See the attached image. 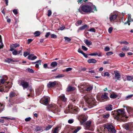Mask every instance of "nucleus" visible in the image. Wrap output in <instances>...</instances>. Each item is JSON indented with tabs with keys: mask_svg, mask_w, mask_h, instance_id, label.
<instances>
[{
	"mask_svg": "<svg viewBox=\"0 0 133 133\" xmlns=\"http://www.w3.org/2000/svg\"><path fill=\"white\" fill-rule=\"evenodd\" d=\"M74 121V120L73 119H70L68 120V123L70 124L72 123Z\"/></svg>",
	"mask_w": 133,
	"mask_h": 133,
	"instance_id": "obj_50",
	"label": "nucleus"
},
{
	"mask_svg": "<svg viewBox=\"0 0 133 133\" xmlns=\"http://www.w3.org/2000/svg\"><path fill=\"white\" fill-rule=\"evenodd\" d=\"M110 49V48L108 46L106 47L104 49L105 51H107L109 50Z\"/></svg>",
	"mask_w": 133,
	"mask_h": 133,
	"instance_id": "obj_54",
	"label": "nucleus"
},
{
	"mask_svg": "<svg viewBox=\"0 0 133 133\" xmlns=\"http://www.w3.org/2000/svg\"><path fill=\"white\" fill-rule=\"evenodd\" d=\"M131 14H128V22H133V19H132L131 17Z\"/></svg>",
	"mask_w": 133,
	"mask_h": 133,
	"instance_id": "obj_24",
	"label": "nucleus"
},
{
	"mask_svg": "<svg viewBox=\"0 0 133 133\" xmlns=\"http://www.w3.org/2000/svg\"><path fill=\"white\" fill-rule=\"evenodd\" d=\"M41 61L39 60L38 61H36L35 62L33 63L36 64L35 66V67L37 68H39V65L41 64Z\"/></svg>",
	"mask_w": 133,
	"mask_h": 133,
	"instance_id": "obj_15",
	"label": "nucleus"
},
{
	"mask_svg": "<svg viewBox=\"0 0 133 133\" xmlns=\"http://www.w3.org/2000/svg\"><path fill=\"white\" fill-rule=\"evenodd\" d=\"M58 128V127H56L54 129V130L53 132V133H58L59 131Z\"/></svg>",
	"mask_w": 133,
	"mask_h": 133,
	"instance_id": "obj_34",
	"label": "nucleus"
},
{
	"mask_svg": "<svg viewBox=\"0 0 133 133\" xmlns=\"http://www.w3.org/2000/svg\"><path fill=\"white\" fill-rule=\"evenodd\" d=\"M16 95V94L14 92H11L9 94V97L10 98H12L14 97Z\"/></svg>",
	"mask_w": 133,
	"mask_h": 133,
	"instance_id": "obj_29",
	"label": "nucleus"
},
{
	"mask_svg": "<svg viewBox=\"0 0 133 133\" xmlns=\"http://www.w3.org/2000/svg\"><path fill=\"white\" fill-rule=\"evenodd\" d=\"M110 116V114H107L103 115V117L104 118H108Z\"/></svg>",
	"mask_w": 133,
	"mask_h": 133,
	"instance_id": "obj_35",
	"label": "nucleus"
},
{
	"mask_svg": "<svg viewBox=\"0 0 133 133\" xmlns=\"http://www.w3.org/2000/svg\"><path fill=\"white\" fill-rule=\"evenodd\" d=\"M119 56L121 57H124L125 56V54L123 53H120L119 54Z\"/></svg>",
	"mask_w": 133,
	"mask_h": 133,
	"instance_id": "obj_49",
	"label": "nucleus"
},
{
	"mask_svg": "<svg viewBox=\"0 0 133 133\" xmlns=\"http://www.w3.org/2000/svg\"><path fill=\"white\" fill-rule=\"evenodd\" d=\"M90 5H83L78 9L79 12L81 13H82V11L85 12L90 13L94 12L95 11H97L96 7L90 3Z\"/></svg>",
	"mask_w": 133,
	"mask_h": 133,
	"instance_id": "obj_1",
	"label": "nucleus"
},
{
	"mask_svg": "<svg viewBox=\"0 0 133 133\" xmlns=\"http://www.w3.org/2000/svg\"><path fill=\"white\" fill-rule=\"evenodd\" d=\"M108 94L106 93H105L104 94L102 95L101 96V98L102 99H107L108 98Z\"/></svg>",
	"mask_w": 133,
	"mask_h": 133,
	"instance_id": "obj_27",
	"label": "nucleus"
},
{
	"mask_svg": "<svg viewBox=\"0 0 133 133\" xmlns=\"http://www.w3.org/2000/svg\"><path fill=\"white\" fill-rule=\"evenodd\" d=\"M79 110V109L76 107L74 106L71 105H69L68 108L66 111H65V113L67 114L68 113L71 112L74 114H76Z\"/></svg>",
	"mask_w": 133,
	"mask_h": 133,
	"instance_id": "obj_4",
	"label": "nucleus"
},
{
	"mask_svg": "<svg viewBox=\"0 0 133 133\" xmlns=\"http://www.w3.org/2000/svg\"><path fill=\"white\" fill-rule=\"evenodd\" d=\"M48 16H50L51 14V11L50 10H49L48 11Z\"/></svg>",
	"mask_w": 133,
	"mask_h": 133,
	"instance_id": "obj_61",
	"label": "nucleus"
},
{
	"mask_svg": "<svg viewBox=\"0 0 133 133\" xmlns=\"http://www.w3.org/2000/svg\"><path fill=\"white\" fill-rule=\"evenodd\" d=\"M82 49L84 51H86L88 50V48L85 46L82 45Z\"/></svg>",
	"mask_w": 133,
	"mask_h": 133,
	"instance_id": "obj_43",
	"label": "nucleus"
},
{
	"mask_svg": "<svg viewBox=\"0 0 133 133\" xmlns=\"http://www.w3.org/2000/svg\"><path fill=\"white\" fill-rule=\"evenodd\" d=\"M47 108L49 110L51 111L55 114H58L60 111L58 107L54 104H49Z\"/></svg>",
	"mask_w": 133,
	"mask_h": 133,
	"instance_id": "obj_5",
	"label": "nucleus"
},
{
	"mask_svg": "<svg viewBox=\"0 0 133 133\" xmlns=\"http://www.w3.org/2000/svg\"><path fill=\"white\" fill-rule=\"evenodd\" d=\"M4 107L2 104L0 103V112L3 111Z\"/></svg>",
	"mask_w": 133,
	"mask_h": 133,
	"instance_id": "obj_32",
	"label": "nucleus"
},
{
	"mask_svg": "<svg viewBox=\"0 0 133 133\" xmlns=\"http://www.w3.org/2000/svg\"><path fill=\"white\" fill-rule=\"evenodd\" d=\"M117 15L116 14H111L110 16L109 19L110 22L115 20L116 18Z\"/></svg>",
	"mask_w": 133,
	"mask_h": 133,
	"instance_id": "obj_12",
	"label": "nucleus"
},
{
	"mask_svg": "<svg viewBox=\"0 0 133 133\" xmlns=\"http://www.w3.org/2000/svg\"><path fill=\"white\" fill-rule=\"evenodd\" d=\"M29 53L28 52H25L24 53L23 55L25 57H26L28 55H29Z\"/></svg>",
	"mask_w": 133,
	"mask_h": 133,
	"instance_id": "obj_56",
	"label": "nucleus"
},
{
	"mask_svg": "<svg viewBox=\"0 0 133 133\" xmlns=\"http://www.w3.org/2000/svg\"><path fill=\"white\" fill-rule=\"evenodd\" d=\"M35 130L36 131L38 132L40 131L41 132L43 130L42 127L38 126H36Z\"/></svg>",
	"mask_w": 133,
	"mask_h": 133,
	"instance_id": "obj_21",
	"label": "nucleus"
},
{
	"mask_svg": "<svg viewBox=\"0 0 133 133\" xmlns=\"http://www.w3.org/2000/svg\"><path fill=\"white\" fill-rule=\"evenodd\" d=\"M113 28L112 27H111L109 28L108 29V32L109 33H111L112 32Z\"/></svg>",
	"mask_w": 133,
	"mask_h": 133,
	"instance_id": "obj_44",
	"label": "nucleus"
},
{
	"mask_svg": "<svg viewBox=\"0 0 133 133\" xmlns=\"http://www.w3.org/2000/svg\"><path fill=\"white\" fill-rule=\"evenodd\" d=\"M93 88V85H89L87 87V88H86L85 89H84L85 90L87 91H90L91 90H92Z\"/></svg>",
	"mask_w": 133,
	"mask_h": 133,
	"instance_id": "obj_22",
	"label": "nucleus"
},
{
	"mask_svg": "<svg viewBox=\"0 0 133 133\" xmlns=\"http://www.w3.org/2000/svg\"><path fill=\"white\" fill-rule=\"evenodd\" d=\"M75 88L71 86H69L67 88V91L68 92L72 91L74 90Z\"/></svg>",
	"mask_w": 133,
	"mask_h": 133,
	"instance_id": "obj_23",
	"label": "nucleus"
},
{
	"mask_svg": "<svg viewBox=\"0 0 133 133\" xmlns=\"http://www.w3.org/2000/svg\"><path fill=\"white\" fill-rule=\"evenodd\" d=\"M87 62L90 63H95L97 62V61L94 59L92 58L88 59Z\"/></svg>",
	"mask_w": 133,
	"mask_h": 133,
	"instance_id": "obj_16",
	"label": "nucleus"
},
{
	"mask_svg": "<svg viewBox=\"0 0 133 133\" xmlns=\"http://www.w3.org/2000/svg\"><path fill=\"white\" fill-rule=\"evenodd\" d=\"M81 129V127H75V130L74 131L73 133H76Z\"/></svg>",
	"mask_w": 133,
	"mask_h": 133,
	"instance_id": "obj_25",
	"label": "nucleus"
},
{
	"mask_svg": "<svg viewBox=\"0 0 133 133\" xmlns=\"http://www.w3.org/2000/svg\"><path fill=\"white\" fill-rule=\"evenodd\" d=\"M37 58V57L36 56H34V55L30 59V60H34L36 59Z\"/></svg>",
	"mask_w": 133,
	"mask_h": 133,
	"instance_id": "obj_62",
	"label": "nucleus"
},
{
	"mask_svg": "<svg viewBox=\"0 0 133 133\" xmlns=\"http://www.w3.org/2000/svg\"><path fill=\"white\" fill-rule=\"evenodd\" d=\"M18 84L23 87L24 89L27 88L29 86V83L24 80H21Z\"/></svg>",
	"mask_w": 133,
	"mask_h": 133,
	"instance_id": "obj_7",
	"label": "nucleus"
},
{
	"mask_svg": "<svg viewBox=\"0 0 133 133\" xmlns=\"http://www.w3.org/2000/svg\"><path fill=\"white\" fill-rule=\"evenodd\" d=\"M91 123L90 121H88L86 122L85 126L87 129H89V128L90 127L91 125Z\"/></svg>",
	"mask_w": 133,
	"mask_h": 133,
	"instance_id": "obj_20",
	"label": "nucleus"
},
{
	"mask_svg": "<svg viewBox=\"0 0 133 133\" xmlns=\"http://www.w3.org/2000/svg\"><path fill=\"white\" fill-rule=\"evenodd\" d=\"M2 45V43L1 39V36L0 35V48H1Z\"/></svg>",
	"mask_w": 133,
	"mask_h": 133,
	"instance_id": "obj_57",
	"label": "nucleus"
},
{
	"mask_svg": "<svg viewBox=\"0 0 133 133\" xmlns=\"http://www.w3.org/2000/svg\"><path fill=\"white\" fill-rule=\"evenodd\" d=\"M112 106L111 105L109 104L107 105L105 107L106 110L107 111H111L112 110Z\"/></svg>",
	"mask_w": 133,
	"mask_h": 133,
	"instance_id": "obj_19",
	"label": "nucleus"
},
{
	"mask_svg": "<svg viewBox=\"0 0 133 133\" xmlns=\"http://www.w3.org/2000/svg\"><path fill=\"white\" fill-rule=\"evenodd\" d=\"M34 34L35 36H38L40 35V32L39 31H36L35 32Z\"/></svg>",
	"mask_w": 133,
	"mask_h": 133,
	"instance_id": "obj_36",
	"label": "nucleus"
},
{
	"mask_svg": "<svg viewBox=\"0 0 133 133\" xmlns=\"http://www.w3.org/2000/svg\"><path fill=\"white\" fill-rule=\"evenodd\" d=\"M113 54V53L112 52H108L106 53V54L108 56H110Z\"/></svg>",
	"mask_w": 133,
	"mask_h": 133,
	"instance_id": "obj_51",
	"label": "nucleus"
},
{
	"mask_svg": "<svg viewBox=\"0 0 133 133\" xmlns=\"http://www.w3.org/2000/svg\"><path fill=\"white\" fill-rule=\"evenodd\" d=\"M105 127L108 130V131L111 133H116V131L114 127L110 124L105 125Z\"/></svg>",
	"mask_w": 133,
	"mask_h": 133,
	"instance_id": "obj_6",
	"label": "nucleus"
},
{
	"mask_svg": "<svg viewBox=\"0 0 133 133\" xmlns=\"http://www.w3.org/2000/svg\"><path fill=\"white\" fill-rule=\"evenodd\" d=\"M132 79V77L131 76H128L127 77V80L128 81H130Z\"/></svg>",
	"mask_w": 133,
	"mask_h": 133,
	"instance_id": "obj_53",
	"label": "nucleus"
},
{
	"mask_svg": "<svg viewBox=\"0 0 133 133\" xmlns=\"http://www.w3.org/2000/svg\"><path fill=\"white\" fill-rule=\"evenodd\" d=\"M89 31L91 32H96V30L94 28H92L90 29Z\"/></svg>",
	"mask_w": 133,
	"mask_h": 133,
	"instance_id": "obj_42",
	"label": "nucleus"
},
{
	"mask_svg": "<svg viewBox=\"0 0 133 133\" xmlns=\"http://www.w3.org/2000/svg\"><path fill=\"white\" fill-rule=\"evenodd\" d=\"M119 43L121 44H128L129 43L127 41H126L123 42H119Z\"/></svg>",
	"mask_w": 133,
	"mask_h": 133,
	"instance_id": "obj_40",
	"label": "nucleus"
},
{
	"mask_svg": "<svg viewBox=\"0 0 133 133\" xmlns=\"http://www.w3.org/2000/svg\"><path fill=\"white\" fill-rule=\"evenodd\" d=\"M104 76H107L108 77H109L110 76L108 72H104Z\"/></svg>",
	"mask_w": 133,
	"mask_h": 133,
	"instance_id": "obj_47",
	"label": "nucleus"
},
{
	"mask_svg": "<svg viewBox=\"0 0 133 133\" xmlns=\"http://www.w3.org/2000/svg\"><path fill=\"white\" fill-rule=\"evenodd\" d=\"M51 38H55L57 37L56 35L54 34H52L51 35Z\"/></svg>",
	"mask_w": 133,
	"mask_h": 133,
	"instance_id": "obj_48",
	"label": "nucleus"
},
{
	"mask_svg": "<svg viewBox=\"0 0 133 133\" xmlns=\"http://www.w3.org/2000/svg\"><path fill=\"white\" fill-rule=\"evenodd\" d=\"M114 73L115 74V78H116L117 80H119L121 77L118 71L117 70L115 71Z\"/></svg>",
	"mask_w": 133,
	"mask_h": 133,
	"instance_id": "obj_13",
	"label": "nucleus"
},
{
	"mask_svg": "<svg viewBox=\"0 0 133 133\" xmlns=\"http://www.w3.org/2000/svg\"><path fill=\"white\" fill-rule=\"evenodd\" d=\"M85 100L88 104V107L89 108H92L94 106L96 105V103L95 99L92 97L89 98L85 96L84 97Z\"/></svg>",
	"mask_w": 133,
	"mask_h": 133,
	"instance_id": "obj_3",
	"label": "nucleus"
},
{
	"mask_svg": "<svg viewBox=\"0 0 133 133\" xmlns=\"http://www.w3.org/2000/svg\"><path fill=\"white\" fill-rule=\"evenodd\" d=\"M57 63L56 62H52L51 64V66L53 67H55L57 65Z\"/></svg>",
	"mask_w": 133,
	"mask_h": 133,
	"instance_id": "obj_30",
	"label": "nucleus"
},
{
	"mask_svg": "<svg viewBox=\"0 0 133 133\" xmlns=\"http://www.w3.org/2000/svg\"><path fill=\"white\" fill-rule=\"evenodd\" d=\"M117 116L116 119L117 120L124 121H125V118H127L123 109H119L117 111Z\"/></svg>",
	"mask_w": 133,
	"mask_h": 133,
	"instance_id": "obj_2",
	"label": "nucleus"
},
{
	"mask_svg": "<svg viewBox=\"0 0 133 133\" xmlns=\"http://www.w3.org/2000/svg\"><path fill=\"white\" fill-rule=\"evenodd\" d=\"M87 27V25H85L79 28V29L81 30H82L84 29Z\"/></svg>",
	"mask_w": 133,
	"mask_h": 133,
	"instance_id": "obj_33",
	"label": "nucleus"
},
{
	"mask_svg": "<svg viewBox=\"0 0 133 133\" xmlns=\"http://www.w3.org/2000/svg\"><path fill=\"white\" fill-rule=\"evenodd\" d=\"M28 71L31 73H33L34 72V71L32 69H31L30 68H28Z\"/></svg>",
	"mask_w": 133,
	"mask_h": 133,
	"instance_id": "obj_64",
	"label": "nucleus"
},
{
	"mask_svg": "<svg viewBox=\"0 0 133 133\" xmlns=\"http://www.w3.org/2000/svg\"><path fill=\"white\" fill-rule=\"evenodd\" d=\"M12 51L13 55H16L18 54L17 51L16 50L14 49V50Z\"/></svg>",
	"mask_w": 133,
	"mask_h": 133,
	"instance_id": "obj_39",
	"label": "nucleus"
},
{
	"mask_svg": "<svg viewBox=\"0 0 133 133\" xmlns=\"http://www.w3.org/2000/svg\"><path fill=\"white\" fill-rule=\"evenodd\" d=\"M33 41V39H29L28 40L27 43L28 44H29L31 42H32Z\"/></svg>",
	"mask_w": 133,
	"mask_h": 133,
	"instance_id": "obj_63",
	"label": "nucleus"
},
{
	"mask_svg": "<svg viewBox=\"0 0 133 133\" xmlns=\"http://www.w3.org/2000/svg\"><path fill=\"white\" fill-rule=\"evenodd\" d=\"M89 55L90 56H97L98 55V54L97 52H96L94 53H91L89 54Z\"/></svg>",
	"mask_w": 133,
	"mask_h": 133,
	"instance_id": "obj_52",
	"label": "nucleus"
},
{
	"mask_svg": "<svg viewBox=\"0 0 133 133\" xmlns=\"http://www.w3.org/2000/svg\"><path fill=\"white\" fill-rule=\"evenodd\" d=\"M52 125H48L46 127L45 129V130H48L51 128L52 127Z\"/></svg>",
	"mask_w": 133,
	"mask_h": 133,
	"instance_id": "obj_41",
	"label": "nucleus"
},
{
	"mask_svg": "<svg viewBox=\"0 0 133 133\" xmlns=\"http://www.w3.org/2000/svg\"><path fill=\"white\" fill-rule=\"evenodd\" d=\"M84 42L86 45L88 46H90L92 44V42L91 41H89L88 39H85L84 40Z\"/></svg>",
	"mask_w": 133,
	"mask_h": 133,
	"instance_id": "obj_18",
	"label": "nucleus"
},
{
	"mask_svg": "<svg viewBox=\"0 0 133 133\" xmlns=\"http://www.w3.org/2000/svg\"><path fill=\"white\" fill-rule=\"evenodd\" d=\"M129 50V47H127L126 46H124L122 49V51H128Z\"/></svg>",
	"mask_w": 133,
	"mask_h": 133,
	"instance_id": "obj_31",
	"label": "nucleus"
},
{
	"mask_svg": "<svg viewBox=\"0 0 133 133\" xmlns=\"http://www.w3.org/2000/svg\"><path fill=\"white\" fill-rule=\"evenodd\" d=\"M133 127V123H129L125 124L124 128L126 130H131Z\"/></svg>",
	"mask_w": 133,
	"mask_h": 133,
	"instance_id": "obj_8",
	"label": "nucleus"
},
{
	"mask_svg": "<svg viewBox=\"0 0 133 133\" xmlns=\"http://www.w3.org/2000/svg\"><path fill=\"white\" fill-rule=\"evenodd\" d=\"M117 97V96L116 95L114 94H112L110 96V97L113 98H116Z\"/></svg>",
	"mask_w": 133,
	"mask_h": 133,
	"instance_id": "obj_38",
	"label": "nucleus"
},
{
	"mask_svg": "<svg viewBox=\"0 0 133 133\" xmlns=\"http://www.w3.org/2000/svg\"><path fill=\"white\" fill-rule=\"evenodd\" d=\"M59 99L62 101L65 102L66 100V98L65 97L64 95L60 96H59L58 98V100Z\"/></svg>",
	"mask_w": 133,
	"mask_h": 133,
	"instance_id": "obj_17",
	"label": "nucleus"
},
{
	"mask_svg": "<svg viewBox=\"0 0 133 133\" xmlns=\"http://www.w3.org/2000/svg\"><path fill=\"white\" fill-rule=\"evenodd\" d=\"M84 117V115H82L80 117V118L82 119V121H81V120H79V121L81 124H82L86 120L85 119H84L83 118Z\"/></svg>",
	"mask_w": 133,
	"mask_h": 133,
	"instance_id": "obj_28",
	"label": "nucleus"
},
{
	"mask_svg": "<svg viewBox=\"0 0 133 133\" xmlns=\"http://www.w3.org/2000/svg\"><path fill=\"white\" fill-rule=\"evenodd\" d=\"M64 75L62 74H59L58 75L55 76V77L56 78H60L64 77Z\"/></svg>",
	"mask_w": 133,
	"mask_h": 133,
	"instance_id": "obj_26",
	"label": "nucleus"
},
{
	"mask_svg": "<svg viewBox=\"0 0 133 133\" xmlns=\"http://www.w3.org/2000/svg\"><path fill=\"white\" fill-rule=\"evenodd\" d=\"M19 45L18 43H15L12 44L10 46V51H12L14 50V49L16 48L17 47H19Z\"/></svg>",
	"mask_w": 133,
	"mask_h": 133,
	"instance_id": "obj_11",
	"label": "nucleus"
},
{
	"mask_svg": "<svg viewBox=\"0 0 133 133\" xmlns=\"http://www.w3.org/2000/svg\"><path fill=\"white\" fill-rule=\"evenodd\" d=\"M31 117H29L27 118H26L25 119V121L28 122V121H30L31 120Z\"/></svg>",
	"mask_w": 133,
	"mask_h": 133,
	"instance_id": "obj_58",
	"label": "nucleus"
},
{
	"mask_svg": "<svg viewBox=\"0 0 133 133\" xmlns=\"http://www.w3.org/2000/svg\"><path fill=\"white\" fill-rule=\"evenodd\" d=\"M5 61L6 62L8 63H10L11 61H12V59L11 58H8Z\"/></svg>",
	"mask_w": 133,
	"mask_h": 133,
	"instance_id": "obj_46",
	"label": "nucleus"
},
{
	"mask_svg": "<svg viewBox=\"0 0 133 133\" xmlns=\"http://www.w3.org/2000/svg\"><path fill=\"white\" fill-rule=\"evenodd\" d=\"M57 82L55 81L53 82H50L47 84V86L48 88H50L54 87L57 84Z\"/></svg>",
	"mask_w": 133,
	"mask_h": 133,
	"instance_id": "obj_10",
	"label": "nucleus"
},
{
	"mask_svg": "<svg viewBox=\"0 0 133 133\" xmlns=\"http://www.w3.org/2000/svg\"><path fill=\"white\" fill-rule=\"evenodd\" d=\"M34 55V54H29L28 56V58L29 60Z\"/></svg>",
	"mask_w": 133,
	"mask_h": 133,
	"instance_id": "obj_45",
	"label": "nucleus"
},
{
	"mask_svg": "<svg viewBox=\"0 0 133 133\" xmlns=\"http://www.w3.org/2000/svg\"><path fill=\"white\" fill-rule=\"evenodd\" d=\"M49 100V97H45L41 99L40 101V102L41 104L46 105L48 104Z\"/></svg>",
	"mask_w": 133,
	"mask_h": 133,
	"instance_id": "obj_9",
	"label": "nucleus"
},
{
	"mask_svg": "<svg viewBox=\"0 0 133 133\" xmlns=\"http://www.w3.org/2000/svg\"><path fill=\"white\" fill-rule=\"evenodd\" d=\"M133 95H130L127 96L125 97L126 99H127L128 98H130L132 97Z\"/></svg>",
	"mask_w": 133,
	"mask_h": 133,
	"instance_id": "obj_60",
	"label": "nucleus"
},
{
	"mask_svg": "<svg viewBox=\"0 0 133 133\" xmlns=\"http://www.w3.org/2000/svg\"><path fill=\"white\" fill-rule=\"evenodd\" d=\"M82 21L81 20L78 21L77 22V23L78 25H81L82 23Z\"/></svg>",
	"mask_w": 133,
	"mask_h": 133,
	"instance_id": "obj_55",
	"label": "nucleus"
},
{
	"mask_svg": "<svg viewBox=\"0 0 133 133\" xmlns=\"http://www.w3.org/2000/svg\"><path fill=\"white\" fill-rule=\"evenodd\" d=\"M78 87L83 90H85L84 89H85L87 88V85L84 84H81L78 85Z\"/></svg>",
	"mask_w": 133,
	"mask_h": 133,
	"instance_id": "obj_14",
	"label": "nucleus"
},
{
	"mask_svg": "<svg viewBox=\"0 0 133 133\" xmlns=\"http://www.w3.org/2000/svg\"><path fill=\"white\" fill-rule=\"evenodd\" d=\"M64 39H65V41L67 42H70L71 40L70 38L66 37H65Z\"/></svg>",
	"mask_w": 133,
	"mask_h": 133,
	"instance_id": "obj_37",
	"label": "nucleus"
},
{
	"mask_svg": "<svg viewBox=\"0 0 133 133\" xmlns=\"http://www.w3.org/2000/svg\"><path fill=\"white\" fill-rule=\"evenodd\" d=\"M13 13L15 15H16L18 14V11L16 9H15L13 10Z\"/></svg>",
	"mask_w": 133,
	"mask_h": 133,
	"instance_id": "obj_59",
	"label": "nucleus"
}]
</instances>
